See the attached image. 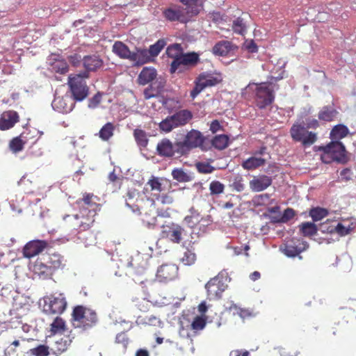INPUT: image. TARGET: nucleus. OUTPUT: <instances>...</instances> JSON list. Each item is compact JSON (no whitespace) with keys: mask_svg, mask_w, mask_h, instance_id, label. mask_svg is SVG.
Segmentation results:
<instances>
[{"mask_svg":"<svg viewBox=\"0 0 356 356\" xmlns=\"http://www.w3.org/2000/svg\"><path fill=\"white\" fill-rule=\"evenodd\" d=\"M157 76L156 70L154 67H144L140 72L138 77V83L140 85L145 86L156 79Z\"/></svg>","mask_w":356,"mask_h":356,"instance_id":"obj_22","label":"nucleus"},{"mask_svg":"<svg viewBox=\"0 0 356 356\" xmlns=\"http://www.w3.org/2000/svg\"><path fill=\"white\" fill-rule=\"evenodd\" d=\"M104 62L99 56L94 55L90 56V72L102 68Z\"/></svg>","mask_w":356,"mask_h":356,"instance_id":"obj_49","label":"nucleus"},{"mask_svg":"<svg viewBox=\"0 0 356 356\" xmlns=\"http://www.w3.org/2000/svg\"><path fill=\"white\" fill-rule=\"evenodd\" d=\"M225 185L219 181H213L210 183L209 190L211 195H220L223 193Z\"/></svg>","mask_w":356,"mask_h":356,"instance_id":"obj_44","label":"nucleus"},{"mask_svg":"<svg viewBox=\"0 0 356 356\" xmlns=\"http://www.w3.org/2000/svg\"><path fill=\"white\" fill-rule=\"evenodd\" d=\"M113 52L122 59L131 60L132 52L129 47L121 41H116L113 45Z\"/></svg>","mask_w":356,"mask_h":356,"instance_id":"obj_24","label":"nucleus"},{"mask_svg":"<svg viewBox=\"0 0 356 356\" xmlns=\"http://www.w3.org/2000/svg\"><path fill=\"white\" fill-rule=\"evenodd\" d=\"M196 261V254L190 250H187L183 257L181 261L184 265L191 266L193 265Z\"/></svg>","mask_w":356,"mask_h":356,"instance_id":"obj_45","label":"nucleus"},{"mask_svg":"<svg viewBox=\"0 0 356 356\" xmlns=\"http://www.w3.org/2000/svg\"><path fill=\"white\" fill-rule=\"evenodd\" d=\"M166 45L165 39H159L154 44L149 46L148 53L152 60L156 57Z\"/></svg>","mask_w":356,"mask_h":356,"instance_id":"obj_30","label":"nucleus"},{"mask_svg":"<svg viewBox=\"0 0 356 356\" xmlns=\"http://www.w3.org/2000/svg\"><path fill=\"white\" fill-rule=\"evenodd\" d=\"M221 129V125L216 120L212 121L210 125V130L212 133H216Z\"/></svg>","mask_w":356,"mask_h":356,"instance_id":"obj_63","label":"nucleus"},{"mask_svg":"<svg viewBox=\"0 0 356 356\" xmlns=\"http://www.w3.org/2000/svg\"><path fill=\"white\" fill-rule=\"evenodd\" d=\"M47 261L54 272L56 269L59 268L62 266L63 257H62L60 254L53 253L49 255L48 260Z\"/></svg>","mask_w":356,"mask_h":356,"instance_id":"obj_32","label":"nucleus"},{"mask_svg":"<svg viewBox=\"0 0 356 356\" xmlns=\"http://www.w3.org/2000/svg\"><path fill=\"white\" fill-rule=\"evenodd\" d=\"M134 136L137 144L143 147H145L148 144V138L146 132L140 129H136L134 131Z\"/></svg>","mask_w":356,"mask_h":356,"instance_id":"obj_34","label":"nucleus"},{"mask_svg":"<svg viewBox=\"0 0 356 356\" xmlns=\"http://www.w3.org/2000/svg\"><path fill=\"white\" fill-rule=\"evenodd\" d=\"M88 56H84V65L86 66V72L83 75L79 74L68 77V85L72 96L76 101H82L88 94V88L86 83V78L89 68L86 65V59Z\"/></svg>","mask_w":356,"mask_h":356,"instance_id":"obj_3","label":"nucleus"},{"mask_svg":"<svg viewBox=\"0 0 356 356\" xmlns=\"http://www.w3.org/2000/svg\"><path fill=\"white\" fill-rule=\"evenodd\" d=\"M232 29L235 33L243 34L245 31V26L242 18L238 17L233 22Z\"/></svg>","mask_w":356,"mask_h":356,"instance_id":"obj_48","label":"nucleus"},{"mask_svg":"<svg viewBox=\"0 0 356 356\" xmlns=\"http://www.w3.org/2000/svg\"><path fill=\"white\" fill-rule=\"evenodd\" d=\"M67 307L66 298L63 293L58 296H48L44 298L43 312L47 314H60Z\"/></svg>","mask_w":356,"mask_h":356,"instance_id":"obj_6","label":"nucleus"},{"mask_svg":"<svg viewBox=\"0 0 356 356\" xmlns=\"http://www.w3.org/2000/svg\"><path fill=\"white\" fill-rule=\"evenodd\" d=\"M196 168L200 173L209 174L214 171L215 168L208 163L199 162L196 163Z\"/></svg>","mask_w":356,"mask_h":356,"instance_id":"obj_47","label":"nucleus"},{"mask_svg":"<svg viewBox=\"0 0 356 356\" xmlns=\"http://www.w3.org/2000/svg\"><path fill=\"white\" fill-rule=\"evenodd\" d=\"M52 70L60 74H64L68 72V64L65 60H58L52 63Z\"/></svg>","mask_w":356,"mask_h":356,"instance_id":"obj_41","label":"nucleus"},{"mask_svg":"<svg viewBox=\"0 0 356 356\" xmlns=\"http://www.w3.org/2000/svg\"><path fill=\"white\" fill-rule=\"evenodd\" d=\"M67 330L65 321L60 317H56L51 324L50 332L52 335L63 334Z\"/></svg>","mask_w":356,"mask_h":356,"instance_id":"obj_27","label":"nucleus"},{"mask_svg":"<svg viewBox=\"0 0 356 356\" xmlns=\"http://www.w3.org/2000/svg\"><path fill=\"white\" fill-rule=\"evenodd\" d=\"M300 227V231L305 236H312L317 233V227L313 222H304L302 223Z\"/></svg>","mask_w":356,"mask_h":356,"instance_id":"obj_36","label":"nucleus"},{"mask_svg":"<svg viewBox=\"0 0 356 356\" xmlns=\"http://www.w3.org/2000/svg\"><path fill=\"white\" fill-rule=\"evenodd\" d=\"M296 215L295 211L291 208H287L284 211V213L277 222H286L292 219Z\"/></svg>","mask_w":356,"mask_h":356,"instance_id":"obj_52","label":"nucleus"},{"mask_svg":"<svg viewBox=\"0 0 356 356\" xmlns=\"http://www.w3.org/2000/svg\"><path fill=\"white\" fill-rule=\"evenodd\" d=\"M319 150L322 151L321 159L325 163L337 162L343 164L348 160L345 146L340 141H331L327 145L320 147Z\"/></svg>","mask_w":356,"mask_h":356,"instance_id":"obj_1","label":"nucleus"},{"mask_svg":"<svg viewBox=\"0 0 356 356\" xmlns=\"http://www.w3.org/2000/svg\"><path fill=\"white\" fill-rule=\"evenodd\" d=\"M184 50L180 44L175 43L172 44H170L165 51L166 55L173 60H177L179 56L182 54Z\"/></svg>","mask_w":356,"mask_h":356,"instance_id":"obj_31","label":"nucleus"},{"mask_svg":"<svg viewBox=\"0 0 356 356\" xmlns=\"http://www.w3.org/2000/svg\"><path fill=\"white\" fill-rule=\"evenodd\" d=\"M340 316L345 318L347 316L346 322H348V320L356 318L355 312L350 308H346L340 314Z\"/></svg>","mask_w":356,"mask_h":356,"instance_id":"obj_57","label":"nucleus"},{"mask_svg":"<svg viewBox=\"0 0 356 356\" xmlns=\"http://www.w3.org/2000/svg\"><path fill=\"white\" fill-rule=\"evenodd\" d=\"M73 325L76 327H84L87 318L86 316V308L81 305L76 306L72 312Z\"/></svg>","mask_w":356,"mask_h":356,"instance_id":"obj_20","label":"nucleus"},{"mask_svg":"<svg viewBox=\"0 0 356 356\" xmlns=\"http://www.w3.org/2000/svg\"><path fill=\"white\" fill-rule=\"evenodd\" d=\"M206 319L202 316H196L191 323V328L194 330H201L206 326Z\"/></svg>","mask_w":356,"mask_h":356,"instance_id":"obj_46","label":"nucleus"},{"mask_svg":"<svg viewBox=\"0 0 356 356\" xmlns=\"http://www.w3.org/2000/svg\"><path fill=\"white\" fill-rule=\"evenodd\" d=\"M229 138L225 134L216 136L212 140V145L218 149H224L228 145Z\"/></svg>","mask_w":356,"mask_h":356,"instance_id":"obj_33","label":"nucleus"},{"mask_svg":"<svg viewBox=\"0 0 356 356\" xmlns=\"http://www.w3.org/2000/svg\"><path fill=\"white\" fill-rule=\"evenodd\" d=\"M159 129L165 132H170L173 129L177 128L175 125L174 121L170 118V116H168L165 119L162 120L159 124Z\"/></svg>","mask_w":356,"mask_h":356,"instance_id":"obj_43","label":"nucleus"},{"mask_svg":"<svg viewBox=\"0 0 356 356\" xmlns=\"http://www.w3.org/2000/svg\"><path fill=\"white\" fill-rule=\"evenodd\" d=\"M227 288V277H225L221 274H218L216 277L210 279L205 285L207 296L210 300L220 299L222 293Z\"/></svg>","mask_w":356,"mask_h":356,"instance_id":"obj_5","label":"nucleus"},{"mask_svg":"<svg viewBox=\"0 0 356 356\" xmlns=\"http://www.w3.org/2000/svg\"><path fill=\"white\" fill-rule=\"evenodd\" d=\"M272 179L265 175L255 176L250 181V188L253 192H261L266 189L272 184Z\"/></svg>","mask_w":356,"mask_h":356,"instance_id":"obj_13","label":"nucleus"},{"mask_svg":"<svg viewBox=\"0 0 356 356\" xmlns=\"http://www.w3.org/2000/svg\"><path fill=\"white\" fill-rule=\"evenodd\" d=\"M159 92L158 90L153 88L152 86H149L148 88L144 90V97L145 99H149L152 97L158 96Z\"/></svg>","mask_w":356,"mask_h":356,"instance_id":"obj_54","label":"nucleus"},{"mask_svg":"<svg viewBox=\"0 0 356 356\" xmlns=\"http://www.w3.org/2000/svg\"><path fill=\"white\" fill-rule=\"evenodd\" d=\"M156 151L160 156L172 157L177 154V142L172 144L169 139L163 138L157 144Z\"/></svg>","mask_w":356,"mask_h":356,"instance_id":"obj_14","label":"nucleus"},{"mask_svg":"<svg viewBox=\"0 0 356 356\" xmlns=\"http://www.w3.org/2000/svg\"><path fill=\"white\" fill-rule=\"evenodd\" d=\"M33 272L43 279L50 277L54 271L47 263H44L41 259H37L33 265Z\"/></svg>","mask_w":356,"mask_h":356,"instance_id":"obj_18","label":"nucleus"},{"mask_svg":"<svg viewBox=\"0 0 356 356\" xmlns=\"http://www.w3.org/2000/svg\"><path fill=\"white\" fill-rule=\"evenodd\" d=\"M130 60L134 62L136 65L153 61L146 49H137L136 51L132 52Z\"/></svg>","mask_w":356,"mask_h":356,"instance_id":"obj_21","label":"nucleus"},{"mask_svg":"<svg viewBox=\"0 0 356 356\" xmlns=\"http://www.w3.org/2000/svg\"><path fill=\"white\" fill-rule=\"evenodd\" d=\"M178 267L175 264H167L161 265L157 270L156 277L162 282L173 280L178 275Z\"/></svg>","mask_w":356,"mask_h":356,"instance_id":"obj_10","label":"nucleus"},{"mask_svg":"<svg viewBox=\"0 0 356 356\" xmlns=\"http://www.w3.org/2000/svg\"><path fill=\"white\" fill-rule=\"evenodd\" d=\"M205 88V85H203L197 78L195 81V87L191 91V97L193 99H194Z\"/></svg>","mask_w":356,"mask_h":356,"instance_id":"obj_50","label":"nucleus"},{"mask_svg":"<svg viewBox=\"0 0 356 356\" xmlns=\"http://www.w3.org/2000/svg\"><path fill=\"white\" fill-rule=\"evenodd\" d=\"M102 95L98 92L92 98V99H90V104H92L94 106H97L100 103Z\"/></svg>","mask_w":356,"mask_h":356,"instance_id":"obj_64","label":"nucleus"},{"mask_svg":"<svg viewBox=\"0 0 356 356\" xmlns=\"http://www.w3.org/2000/svg\"><path fill=\"white\" fill-rule=\"evenodd\" d=\"M19 115L15 111L4 112L0 118V129L8 130L15 126L19 121Z\"/></svg>","mask_w":356,"mask_h":356,"instance_id":"obj_16","label":"nucleus"},{"mask_svg":"<svg viewBox=\"0 0 356 356\" xmlns=\"http://www.w3.org/2000/svg\"><path fill=\"white\" fill-rule=\"evenodd\" d=\"M329 212L326 209L321 207H314L310 209L309 216L314 221H319L325 218Z\"/></svg>","mask_w":356,"mask_h":356,"instance_id":"obj_35","label":"nucleus"},{"mask_svg":"<svg viewBox=\"0 0 356 356\" xmlns=\"http://www.w3.org/2000/svg\"><path fill=\"white\" fill-rule=\"evenodd\" d=\"M317 139L316 134L312 131H306V134L305 135L303 139L301 140V143L305 145H312L316 142Z\"/></svg>","mask_w":356,"mask_h":356,"instance_id":"obj_51","label":"nucleus"},{"mask_svg":"<svg viewBox=\"0 0 356 356\" xmlns=\"http://www.w3.org/2000/svg\"><path fill=\"white\" fill-rule=\"evenodd\" d=\"M115 342L118 343H123L126 345L128 342V339L124 332H121L117 334L115 337Z\"/></svg>","mask_w":356,"mask_h":356,"instance_id":"obj_61","label":"nucleus"},{"mask_svg":"<svg viewBox=\"0 0 356 356\" xmlns=\"http://www.w3.org/2000/svg\"><path fill=\"white\" fill-rule=\"evenodd\" d=\"M303 123L306 129H316L319 127V122L314 118H307Z\"/></svg>","mask_w":356,"mask_h":356,"instance_id":"obj_58","label":"nucleus"},{"mask_svg":"<svg viewBox=\"0 0 356 356\" xmlns=\"http://www.w3.org/2000/svg\"><path fill=\"white\" fill-rule=\"evenodd\" d=\"M165 184H168L170 186V184L166 179L152 176L145 185V191L152 192L155 197L164 191Z\"/></svg>","mask_w":356,"mask_h":356,"instance_id":"obj_12","label":"nucleus"},{"mask_svg":"<svg viewBox=\"0 0 356 356\" xmlns=\"http://www.w3.org/2000/svg\"><path fill=\"white\" fill-rule=\"evenodd\" d=\"M339 112L332 106H325L318 112L319 120L330 122L337 118Z\"/></svg>","mask_w":356,"mask_h":356,"instance_id":"obj_23","label":"nucleus"},{"mask_svg":"<svg viewBox=\"0 0 356 356\" xmlns=\"http://www.w3.org/2000/svg\"><path fill=\"white\" fill-rule=\"evenodd\" d=\"M172 176L174 179L179 182H188L191 181V175H188L181 168H175L172 171Z\"/></svg>","mask_w":356,"mask_h":356,"instance_id":"obj_38","label":"nucleus"},{"mask_svg":"<svg viewBox=\"0 0 356 356\" xmlns=\"http://www.w3.org/2000/svg\"><path fill=\"white\" fill-rule=\"evenodd\" d=\"M19 346V340H15L10 346H8L6 350V353L9 356H11L15 354V348L18 347Z\"/></svg>","mask_w":356,"mask_h":356,"instance_id":"obj_60","label":"nucleus"},{"mask_svg":"<svg viewBox=\"0 0 356 356\" xmlns=\"http://www.w3.org/2000/svg\"><path fill=\"white\" fill-rule=\"evenodd\" d=\"M229 356H250L248 350H234L230 352Z\"/></svg>","mask_w":356,"mask_h":356,"instance_id":"obj_62","label":"nucleus"},{"mask_svg":"<svg viewBox=\"0 0 356 356\" xmlns=\"http://www.w3.org/2000/svg\"><path fill=\"white\" fill-rule=\"evenodd\" d=\"M307 246V243L306 242L293 238L284 245L283 252L286 256L294 257L304 251Z\"/></svg>","mask_w":356,"mask_h":356,"instance_id":"obj_11","label":"nucleus"},{"mask_svg":"<svg viewBox=\"0 0 356 356\" xmlns=\"http://www.w3.org/2000/svg\"><path fill=\"white\" fill-rule=\"evenodd\" d=\"M348 129L342 124L335 125L330 131V138L332 141H339L348 134Z\"/></svg>","mask_w":356,"mask_h":356,"instance_id":"obj_26","label":"nucleus"},{"mask_svg":"<svg viewBox=\"0 0 356 356\" xmlns=\"http://www.w3.org/2000/svg\"><path fill=\"white\" fill-rule=\"evenodd\" d=\"M200 62V55L196 52L182 53L177 60H173L170 66V74L177 72H182L181 66L186 67H195Z\"/></svg>","mask_w":356,"mask_h":356,"instance_id":"obj_7","label":"nucleus"},{"mask_svg":"<svg viewBox=\"0 0 356 356\" xmlns=\"http://www.w3.org/2000/svg\"><path fill=\"white\" fill-rule=\"evenodd\" d=\"M27 353L31 356H48L49 348L46 345H39L35 348H31Z\"/></svg>","mask_w":356,"mask_h":356,"instance_id":"obj_40","label":"nucleus"},{"mask_svg":"<svg viewBox=\"0 0 356 356\" xmlns=\"http://www.w3.org/2000/svg\"><path fill=\"white\" fill-rule=\"evenodd\" d=\"M48 246L44 240H33L28 242L23 248V254L26 258L33 257L41 253Z\"/></svg>","mask_w":356,"mask_h":356,"instance_id":"obj_9","label":"nucleus"},{"mask_svg":"<svg viewBox=\"0 0 356 356\" xmlns=\"http://www.w3.org/2000/svg\"><path fill=\"white\" fill-rule=\"evenodd\" d=\"M192 118V113L187 109L180 110L170 115V118L174 121L177 127L186 125Z\"/></svg>","mask_w":356,"mask_h":356,"instance_id":"obj_19","label":"nucleus"},{"mask_svg":"<svg viewBox=\"0 0 356 356\" xmlns=\"http://www.w3.org/2000/svg\"><path fill=\"white\" fill-rule=\"evenodd\" d=\"M63 99L60 97L55 98L52 102V106L54 109H57L60 112H67L68 108L63 105Z\"/></svg>","mask_w":356,"mask_h":356,"instance_id":"obj_53","label":"nucleus"},{"mask_svg":"<svg viewBox=\"0 0 356 356\" xmlns=\"http://www.w3.org/2000/svg\"><path fill=\"white\" fill-rule=\"evenodd\" d=\"M306 131L307 130L304 125L296 123L291 127L290 134L293 140L301 142L306 134Z\"/></svg>","mask_w":356,"mask_h":356,"instance_id":"obj_29","label":"nucleus"},{"mask_svg":"<svg viewBox=\"0 0 356 356\" xmlns=\"http://www.w3.org/2000/svg\"><path fill=\"white\" fill-rule=\"evenodd\" d=\"M114 126L111 122L104 124L99 132V137L104 140H108L113 135Z\"/></svg>","mask_w":356,"mask_h":356,"instance_id":"obj_37","label":"nucleus"},{"mask_svg":"<svg viewBox=\"0 0 356 356\" xmlns=\"http://www.w3.org/2000/svg\"><path fill=\"white\" fill-rule=\"evenodd\" d=\"M237 47L227 40H222L217 42L212 49L213 54L220 56H227L234 54Z\"/></svg>","mask_w":356,"mask_h":356,"instance_id":"obj_15","label":"nucleus"},{"mask_svg":"<svg viewBox=\"0 0 356 356\" xmlns=\"http://www.w3.org/2000/svg\"><path fill=\"white\" fill-rule=\"evenodd\" d=\"M163 15L166 19L170 22L179 21L184 22L186 20L185 11L183 8H168L163 11Z\"/></svg>","mask_w":356,"mask_h":356,"instance_id":"obj_17","label":"nucleus"},{"mask_svg":"<svg viewBox=\"0 0 356 356\" xmlns=\"http://www.w3.org/2000/svg\"><path fill=\"white\" fill-rule=\"evenodd\" d=\"M229 309L231 312H233V314H236L243 319L248 318L252 315L251 312L248 309L241 308L234 303L231 305Z\"/></svg>","mask_w":356,"mask_h":356,"instance_id":"obj_42","label":"nucleus"},{"mask_svg":"<svg viewBox=\"0 0 356 356\" xmlns=\"http://www.w3.org/2000/svg\"><path fill=\"white\" fill-rule=\"evenodd\" d=\"M266 163L265 159L254 156L243 161L241 165L245 170H252L264 165Z\"/></svg>","mask_w":356,"mask_h":356,"instance_id":"obj_25","label":"nucleus"},{"mask_svg":"<svg viewBox=\"0 0 356 356\" xmlns=\"http://www.w3.org/2000/svg\"><path fill=\"white\" fill-rule=\"evenodd\" d=\"M197 79L201 81L203 85H205V88L208 86H213L216 84L217 81L215 78L209 77L207 78L204 75H200Z\"/></svg>","mask_w":356,"mask_h":356,"instance_id":"obj_56","label":"nucleus"},{"mask_svg":"<svg viewBox=\"0 0 356 356\" xmlns=\"http://www.w3.org/2000/svg\"><path fill=\"white\" fill-rule=\"evenodd\" d=\"M155 198L163 204H170L173 202V197L169 194L157 195Z\"/></svg>","mask_w":356,"mask_h":356,"instance_id":"obj_55","label":"nucleus"},{"mask_svg":"<svg viewBox=\"0 0 356 356\" xmlns=\"http://www.w3.org/2000/svg\"><path fill=\"white\" fill-rule=\"evenodd\" d=\"M334 229L336 232L341 236L348 235L350 232V228L346 227L341 223H338Z\"/></svg>","mask_w":356,"mask_h":356,"instance_id":"obj_59","label":"nucleus"},{"mask_svg":"<svg viewBox=\"0 0 356 356\" xmlns=\"http://www.w3.org/2000/svg\"><path fill=\"white\" fill-rule=\"evenodd\" d=\"M245 89L254 92V102L260 109L270 106L275 100L274 90L270 83H250Z\"/></svg>","mask_w":356,"mask_h":356,"instance_id":"obj_2","label":"nucleus"},{"mask_svg":"<svg viewBox=\"0 0 356 356\" xmlns=\"http://www.w3.org/2000/svg\"><path fill=\"white\" fill-rule=\"evenodd\" d=\"M190 214L184 218L185 222L188 227L193 228L195 225L200 222L202 220L200 213L194 207L189 210Z\"/></svg>","mask_w":356,"mask_h":356,"instance_id":"obj_28","label":"nucleus"},{"mask_svg":"<svg viewBox=\"0 0 356 356\" xmlns=\"http://www.w3.org/2000/svg\"><path fill=\"white\" fill-rule=\"evenodd\" d=\"M161 235L174 243H179L182 240L184 229L178 224L171 222L162 226Z\"/></svg>","mask_w":356,"mask_h":356,"instance_id":"obj_8","label":"nucleus"},{"mask_svg":"<svg viewBox=\"0 0 356 356\" xmlns=\"http://www.w3.org/2000/svg\"><path fill=\"white\" fill-rule=\"evenodd\" d=\"M25 142H24L20 136L13 138L9 143V148L13 153H17L21 152L24 147Z\"/></svg>","mask_w":356,"mask_h":356,"instance_id":"obj_39","label":"nucleus"},{"mask_svg":"<svg viewBox=\"0 0 356 356\" xmlns=\"http://www.w3.org/2000/svg\"><path fill=\"white\" fill-rule=\"evenodd\" d=\"M203 143L204 137L202 133L192 129L186 134L183 141L177 142V154L185 155L192 149L202 146Z\"/></svg>","mask_w":356,"mask_h":356,"instance_id":"obj_4","label":"nucleus"}]
</instances>
